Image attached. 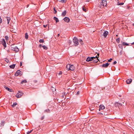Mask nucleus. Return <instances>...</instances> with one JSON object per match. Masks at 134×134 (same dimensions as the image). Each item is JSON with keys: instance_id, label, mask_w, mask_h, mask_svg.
Masks as SVG:
<instances>
[{"instance_id": "nucleus-1", "label": "nucleus", "mask_w": 134, "mask_h": 134, "mask_svg": "<svg viewBox=\"0 0 134 134\" xmlns=\"http://www.w3.org/2000/svg\"><path fill=\"white\" fill-rule=\"evenodd\" d=\"M107 4V2L106 1L102 0V2L100 3V4H98V7L100 8H103L104 7L106 6Z\"/></svg>"}, {"instance_id": "nucleus-2", "label": "nucleus", "mask_w": 134, "mask_h": 134, "mask_svg": "<svg viewBox=\"0 0 134 134\" xmlns=\"http://www.w3.org/2000/svg\"><path fill=\"white\" fill-rule=\"evenodd\" d=\"M11 50L15 52H17L19 51V49L14 44L11 45Z\"/></svg>"}, {"instance_id": "nucleus-3", "label": "nucleus", "mask_w": 134, "mask_h": 134, "mask_svg": "<svg viewBox=\"0 0 134 134\" xmlns=\"http://www.w3.org/2000/svg\"><path fill=\"white\" fill-rule=\"evenodd\" d=\"M67 69L68 70L73 71L75 69V67L73 65L68 64L66 66Z\"/></svg>"}, {"instance_id": "nucleus-4", "label": "nucleus", "mask_w": 134, "mask_h": 134, "mask_svg": "<svg viewBox=\"0 0 134 134\" xmlns=\"http://www.w3.org/2000/svg\"><path fill=\"white\" fill-rule=\"evenodd\" d=\"M73 42L75 46H77L79 44L78 39L76 37H74L73 39Z\"/></svg>"}, {"instance_id": "nucleus-5", "label": "nucleus", "mask_w": 134, "mask_h": 134, "mask_svg": "<svg viewBox=\"0 0 134 134\" xmlns=\"http://www.w3.org/2000/svg\"><path fill=\"white\" fill-rule=\"evenodd\" d=\"M96 57H97V56H96L95 57H88L86 59V61L87 62H89L92 61L93 59H96Z\"/></svg>"}, {"instance_id": "nucleus-6", "label": "nucleus", "mask_w": 134, "mask_h": 134, "mask_svg": "<svg viewBox=\"0 0 134 134\" xmlns=\"http://www.w3.org/2000/svg\"><path fill=\"white\" fill-rule=\"evenodd\" d=\"M23 74V72L20 70H18L15 74V76H18V75L21 76Z\"/></svg>"}, {"instance_id": "nucleus-7", "label": "nucleus", "mask_w": 134, "mask_h": 134, "mask_svg": "<svg viewBox=\"0 0 134 134\" xmlns=\"http://www.w3.org/2000/svg\"><path fill=\"white\" fill-rule=\"evenodd\" d=\"M23 93L19 91L15 95L16 97L18 98L20 97L23 94Z\"/></svg>"}, {"instance_id": "nucleus-8", "label": "nucleus", "mask_w": 134, "mask_h": 134, "mask_svg": "<svg viewBox=\"0 0 134 134\" xmlns=\"http://www.w3.org/2000/svg\"><path fill=\"white\" fill-rule=\"evenodd\" d=\"M115 105L116 107H119L120 106H122V104L121 103L118 102H116L115 104Z\"/></svg>"}, {"instance_id": "nucleus-9", "label": "nucleus", "mask_w": 134, "mask_h": 134, "mask_svg": "<svg viewBox=\"0 0 134 134\" xmlns=\"http://www.w3.org/2000/svg\"><path fill=\"white\" fill-rule=\"evenodd\" d=\"M64 20L65 22L68 23L70 21V19L68 17H65L63 19Z\"/></svg>"}, {"instance_id": "nucleus-10", "label": "nucleus", "mask_w": 134, "mask_h": 134, "mask_svg": "<svg viewBox=\"0 0 134 134\" xmlns=\"http://www.w3.org/2000/svg\"><path fill=\"white\" fill-rule=\"evenodd\" d=\"M109 64L108 63H107L105 64H103L102 65V66L103 67L107 68L108 67Z\"/></svg>"}, {"instance_id": "nucleus-11", "label": "nucleus", "mask_w": 134, "mask_h": 134, "mask_svg": "<svg viewBox=\"0 0 134 134\" xmlns=\"http://www.w3.org/2000/svg\"><path fill=\"white\" fill-rule=\"evenodd\" d=\"M98 57H96V59H93V60L92 61H93V62L94 63H97L99 60L98 59Z\"/></svg>"}, {"instance_id": "nucleus-12", "label": "nucleus", "mask_w": 134, "mask_h": 134, "mask_svg": "<svg viewBox=\"0 0 134 134\" xmlns=\"http://www.w3.org/2000/svg\"><path fill=\"white\" fill-rule=\"evenodd\" d=\"M108 34V32L107 31H105L104 32L103 35L105 37H106L107 36V35Z\"/></svg>"}, {"instance_id": "nucleus-13", "label": "nucleus", "mask_w": 134, "mask_h": 134, "mask_svg": "<svg viewBox=\"0 0 134 134\" xmlns=\"http://www.w3.org/2000/svg\"><path fill=\"white\" fill-rule=\"evenodd\" d=\"M105 108V107L104 105L102 104L100 105L99 106V111H100L101 109L102 110L104 109Z\"/></svg>"}, {"instance_id": "nucleus-14", "label": "nucleus", "mask_w": 134, "mask_h": 134, "mask_svg": "<svg viewBox=\"0 0 134 134\" xmlns=\"http://www.w3.org/2000/svg\"><path fill=\"white\" fill-rule=\"evenodd\" d=\"M132 81V79H130L127 80L126 82L127 84H129Z\"/></svg>"}, {"instance_id": "nucleus-15", "label": "nucleus", "mask_w": 134, "mask_h": 134, "mask_svg": "<svg viewBox=\"0 0 134 134\" xmlns=\"http://www.w3.org/2000/svg\"><path fill=\"white\" fill-rule=\"evenodd\" d=\"M5 122L4 121H2L1 123L0 126L2 127L4 125Z\"/></svg>"}, {"instance_id": "nucleus-16", "label": "nucleus", "mask_w": 134, "mask_h": 134, "mask_svg": "<svg viewBox=\"0 0 134 134\" xmlns=\"http://www.w3.org/2000/svg\"><path fill=\"white\" fill-rule=\"evenodd\" d=\"M121 43H122V45L123 46H129L130 44L128 43H127L125 42H122L121 41Z\"/></svg>"}, {"instance_id": "nucleus-17", "label": "nucleus", "mask_w": 134, "mask_h": 134, "mask_svg": "<svg viewBox=\"0 0 134 134\" xmlns=\"http://www.w3.org/2000/svg\"><path fill=\"white\" fill-rule=\"evenodd\" d=\"M7 24H9L10 20V17H7Z\"/></svg>"}, {"instance_id": "nucleus-18", "label": "nucleus", "mask_w": 134, "mask_h": 134, "mask_svg": "<svg viewBox=\"0 0 134 134\" xmlns=\"http://www.w3.org/2000/svg\"><path fill=\"white\" fill-rule=\"evenodd\" d=\"M66 10H64L62 13V16H65L66 14Z\"/></svg>"}, {"instance_id": "nucleus-19", "label": "nucleus", "mask_w": 134, "mask_h": 134, "mask_svg": "<svg viewBox=\"0 0 134 134\" xmlns=\"http://www.w3.org/2000/svg\"><path fill=\"white\" fill-rule=\"evenodd\" d=\"M53 19L54 20H55L56 23H57V22H59V20L58 19V18H57L55 16H54V17Z\"/></svg>"}, {"instance_id": "nucleus-20", "label": "nucleus", "mask_w": 134, "mask_h": 134, "mask_svg": "<svg viewBox=\"0 0 134 134\" xmlns=\"http://www.w3.org/2000/svg\"><path fill=\"white\" fill-rule=\"evenodd\" d=\"M15 65V64H13L9 66L10 68L11 69H14Z\"/></svg>"}, {"instance_id": "nucleus-21", "label": "nucleus", "mask_w": 134, "mask_h": 134, "mask_svg": "<svg viewBox=\"0 0 134 134\" xmlns=\"http://www.w3.org/2000/svg\"><path fill=\"white\" fill-rule=\"evenodd\" d=\"M98 113L99 114H101V115H107L108 114V113H101V112H99V113Z\"/></svg>"}, {"instance_id": "nucleus-22", "label": "nucleus", "mask_w": 134, "mask_h": 134, "mask_svg": "<svg viewBox=\"0 0 134 134\" xmlns=\"http://www.w3.org/2000/svg\"><path fill=\"white\" fill-rule=\"evenodd\" d=\"M5 88L7 89V90H8V91H9L10 92H12V91L13 90H12L9 88L8 87H5Z\"/></svg>"}, {"instance_id": "nucleus-23", "label": "nucleus", "mask_w": 134, "mask_h": 134, "mask_svg": "<svg viewBox=\"0 0 134 134\" xmlns=\"http://www.w3.org/2000/svg\"><path fill=\"white\" fill-rule=\"evenodd\" d=\"M27 82V81L26 80H24L21 81L20 83L21 84H23L24 83H26Z\"/></svg>"}, {"instance_id": "nucleus-24", "label": "nucleus", "mask_w": 134, "mask_h": 134, "mask_svg": "<svg viewBox=\"0 0 134 134\" xmlns=\"http://www.w3.org/2000/svg\"><path fill=\"white\" fill-rule=\"evenodd\" d=\"M50 110L49 109H46L44 111V112L45 113H50Z\"/></svg>"}, {"instance_id": "nucleus-25", "label": "nucleus", "mask_w": 134, "mask_h": 134, "mask_svg": "<svg viewBox=\"0 0 134 134\" xmlns=\"http://www.w3.org/2000/svg\"><path fill=\"white\" fill-rule=\"evenodd\" d=\"M42 47L43 49L45 50H47L48 49L47 47L45 45L42 46Z\"/></svg>"}, {"instance_id": "nucleus-26", "label": "nucleus", "mask_w": 134, "mask_h": 134, "mask_svg": "<svg viewBox=\"0 0 134 134\" xmlns=\"http://www.w3.org/2000/svg\"><path fill=\"white\" fill-rule=\"evenodd\" d=\"M17 104V103L15 102L12 105V107H15Z\"/></svg>"}, {"instance_id": "nucleus-27", "label": "nucleus", "mask_w": 134, "mask_h": 134, "mask_svg": "<svg viewBox=\"0 0 134 134\" xmlns=\"http://www.w3.org/2000/svg\"><path fill=\"white\" fill-rule=\"evenodd\" d=\"M25 38L26 39H27L28 38V35L27 33H26L25 34Z\"/></svg>"}, {"instance_id": "nucleus-28", "label": "nucleus", "mask_w": 134, "mask_h": 134, "mask_svg": "<svg viewBox=\"0 0 134 134\" xmlns=\"http://www.w3.org/2000/svg\"><path fill=\"white\" fill-rule=\"evenodd\" d=\"M116 42L118 43H119L120 42V38H117L116 40Z\"/></svg>"}, {"instance_id": "nucleus-29", "label": "nucleus", "mask_w": 134, "mask_h": 134, "mask_svg": "<svg viewBox=\"0 0 134 134\" xmlns=\"http://www.w3.org/2000/svg\"><path fill=\"white\" fill-rule=\"evenodd\" d=\"M122 45H123L121 44H119L118 45V46L121 49H122L123 48Z\"/></svg>"}, {"instance_id": "nucleus-30", "label": "nucleus", "mask_w": 134, "mask_h": 134, "mask_svg": "<svg viewBox=\"0 0 134 134\" xmlns=\"http://www.w3.org/2000/svg\"><path fill=\"white\" fill-rule=\"evenodd\" d=\"M66 95V93L65 92H63L62 93L61 97H64V96Z\"/></svg>"}, {"instance_id": "nucleus-31", "label": "nucleus", "mask_w": 134, "mask_h": 134, "mask_svg": "<svg viewBox=\"0 0 134 134\" xmlns=\"http://www.w3.org/2000/svg\"><path fill=\"white\" fill-rule=\"evenodd\" d=\"M39 42L40 43H43L44 42V41L43 39H40L39 40Z\"/></svg>"}, {"instance_id": "nucleus-32", "label": "nucleus", "mask_w": 134, "mask_h": 134, "mask_svg": "<svg viewBox=\"0 0 134 134\" xmlns=\"http://www.w3.org/2000/svg\"><path fill=\"white\" fill-rule=\"evenodd\" d=\"M4 47H6V42L3 43H2Z\"/></svg>"}, {"instance_id": "nucleus-33", "label": "nucleus", "mask_w": 134, "mask_h": 134, "mask_svg": "<svg viewBox=\"0 0 134 134\" xmlns=\"http://www.w3.org/2000/svg\"><path fill=\"white\" fill-rule=\"evenodd\" d=\"M33 130H30V131H28L27 132V134H29L30 133H31L32 131Z\"/></svg>"}, {"instance_id": "nucleus-34", "label": "nucleus", "mask_w": 134, "mask_h": 134, "mask_svg": "<svg viewBox=\"0 0 134 134\" xmlns=\"http://www.w3.org/2000/svg\"><path fill=\"white\" fill-rule=\"evenodd\" d=\"M5 38L6 40H8L9 39V37L8 36H5Z\"/></svg>"}, {"instance_id": "nucleus-35", "label": "nucleus", "mask_w": 134, "mask_h": 134, "mask_svg": "<svg viewBox=\"0 0 134 134\" xmlns=\"http://www.w3.org/2000/svg\"><path fill=\"white\" fill-rule=\"evenodd\" d=\"M124 3L122 2L119 3V4H118L119 5H122L124 4Z\"/></svg>"}, {"instance_id": "nucleus-36", "label": "nucleus", "mask_w": 134, "mask_h": 134, "mask_svg": "<svg viewBox=\"0 0 134 134\" xmlns=\"http://www.w3.org/2000/svg\"><path fill=\"white\" fill-rule=\"evenodd\" d=\"M62 74V72L61 71H60L59 73L58 74L59 75H60Z\"/></svg>"}, {"instance_id": "nucleus-37", "label": "nucleus", "mask_w": 134, "mask_h": 134, "mask_svg": "<svg viewBox=\"0 0 134 134\" xmlns=\"http://www.w3.org/2000/svg\"><path fill=\"white\" fill-rule=\"evenodd\" d=\"M82 9H83V10L85 11V12H86V9H85L84 8V7H82Z\"/></svg>"}, {"instance_id": "nucleus-38", "label": "nucleus", "mask_w": 134, "mask_h": 134, "mask_svg": "<svg viewBox=\"0 0 134 134\" xmlns=\"http://www.w3.org/2000/svg\"><path fill=\"white\" fill-rule=\"evenodd\" d=\"M54 13L55 14L56 13L57 11V10H56L55 9V8H54Z\"/></svg>"}, {"instance_id": "nucleus-39", "label": "nucleus", "mask_w": 134, "mask_h": 134, "mask_svg": "<svg viewBox=\"0 0 134 134\" xmlns=\"http://www.w3.org/2000/svg\"><path fill=\"white\" fill-rule=\"evenodd\" d=\"M60 1L62 3H64L65 2V0H61Z\"/></svg>"}, {"instance_id": "nucleus-40", "label": "nucleus", "mask_w": 134, "mask_h": 134, "mask_svg": "<svg viewBox=\"0 0 134 134\" xmlns=\"http://www.w3.org/2000/svg\"><path fill=\"white\" fill-rule=\"evenodd\" d=\"M2 42H3V43L6 42L5 40L4 39H2Z\"/></svg>"}, {"instance_id": "nucleus-41", "label": "nucleus", "mask_w": 134, "mask_h": 134, "mask_svg": "<svg viewBox=\"0 0 134 134\" xmlns=\"http://www.w3.org/2000/svg\"><path fill=\"white\" fill-rule=\"evenodd\" d=\"M112 60V58H110V59L108 60V62H111V61Z\"/></svg>"}, {"instance_id": "nucleus-42", "label": "nucleus", "mask_w": 134, "mask_h": 134, "mask_svg": "<svg viewBox=\"0 0 134 134\" xmlns=\"http://www.w3.org/2000/svg\"><path fill=\"white\" fill-rule=\"evenodd\" d=\"M44 116H42L41 118V120H43L44 118Z\"/></svg>"}, {"instance_id": "nucleus-43", "label": "nucleus", "mask_w": 134, "mask_h": 134, "mask_svg": "<svg viewBox=\"0 0 134 134\" xmlns=\"http://www.w3.org/2000/svg\"><path fill=\"white\" fill-rule=\"evenodd\" d=\"M2 22V19L1 18V17H0V23H1Z\"/></svg>"}, {"instance_id": "nucleus-44", "label": "nucleus", "mask_w": 134, "mask_h": 134, "mask_svg": "<svg viewBox=\"0 0 134 134\" xmlns=\"http://www.w3.org/2000/svg\"><path fill=\"white\" fill-rule=\"evenodd\" d=\"M80 93V91H78L77 92V93H76V94L77 95H79V94Z\"/></svg>"}, {"instance_id": "nucleus-45", "label": "nucleus", "mask_w": 134, "mask_h": 134, "mask_svg": "<svg viewBox=\"0 0 134 134\" xmlns=\"http://www.w3.org/2000/svg\"><path fill=\"white\" fill-rule=\"evenodd\" d=\"M116 63H117L116 62V61H115L113 62V64L114 65V64H116Z\"/></svg>"}, {"instance_id": "nucleus-46", "label": "nucleus", "mask_w": 134, "mask_h": 134, "mask_svg": "<svg viewBox=\"0 0 134 134\" xmlns=\"http://www.w3.org/2000/svg\"><path fill=\"white\" fill-rule=\"evenodd\" d=\"M42 45L41 44H40L39 45V47H40V48H41L42 47Z\"/></svg>"}, {"instance_id": "nucleus-47", "label": "nucleus", "mask_w": 134, "mask_h": 134, "mask_svg": "<svg viewBox=\"0 0 134 134\" xmlns=\"http://www.w3.org/2000/svg\"><path fill=\"white\" fill-rule=\"evenodd\" d=\"M47 25H43V27H44V28H46V27L47 26Z\"/></svg>"}, {"instance_id": "nucleus-48", "label": "nucleus", "mask_w": 134, "mask_h": 134, "mask_svg": "<svg viewBox=\"0 0 134 134\" xmlns=\"http://www.w3.org/2000/svg\"><path fill=\"white\" fill-rule=\"evenodd\" d=\"M69 42L70 44H71V41L69 40Z\"/></svg>"}, {"instance_id": "nucleus-49", "label": "nucleus", "mask_w": 134, "mask_h": 134, "mask_svg": "<svg viewBox=\"0 0 134 134\" xmlns=\"http://www.w3.org/2000/svg\"><path fill=\"white\" fill-rule=\"evenodd\" d=\"M6 61L7 63H8L9 62V60L8 59H7L6 60Z\"/></svg>"}, {"instance_id": "nucleus-50", "label": "nucleus", "mask_w": 134, "mask_h": 134, "mask_svg": "<svg viewBox=\"0 0 134 134\" xmlns=\"http://www.w3.org/2000/svg\"><path fill=\"white\" fill-rule=\"evenodd\" d=\"M11 31L12 32H14V33H15V32H14L13 30H12V31L11 30Z\"/></svg>"}, {"instance_id": "nucleus-51", "label": "nucleus", "mask_w": 134, "mask_h": 134, "mask_svg": "<svg viewBox=\"0 0 134 134\" xmlns=\"http://www.w3.org/2000/svg\"><path fill=\"white\" fill-rule=\"evenodd\" d=\"M79 41L80 42H82V40H80V41Z\"/></svg>"}, {"instance_id": "nucleus-52", "label": "nucleus", "mask_w": 134, "mask_h": 134, "mask_svg": "<svg viewBox=\"0 0 134 134\" xmlns=\"http://www.w3.org/2000/svg\"><path fill=\"white\" fill-rule=\"evenodd\" d=\"M22 65V63L21 62L20 63V66H21Z\"/></svg>"}, {"instance_id": "nucleus-53", "label": "nucleus", "mask_w": 134, "mask_h": 134, "mask_svg": "<svg viewBox=\"0 0 134 134\" xmlns=\"http://www.w3.org/2000/svg\"><path fill=\"white\" fill-rule=\"evenodd\" d=\"M59 34H58V35H57V37H59Z\"/></svg>"}, {"instance_id": "nucleus-54", "label": "nucleus", "mask_w": 134, "mask_h": 134, "mask_svg": "<svg viewBox=\"0 0 134 134\" xmlns=\"http://www.w3.org/2000/svg\"><path fill=\"white\" fill-rule=\"evenodd\" d=\"M131 44H132V45L134 44V42H133V43H131Z\"/></svg>"}, {"instance_id": "nucleus-55", "label": "nucleus", "mask_w": 134, "mask_h": 134, "mask_svg": "<svg viewBox=\"0 0 134 134\" xmlns=\"http://www.w3.org/2000/svg\"><path fill=\"white\" fill-rule=\"evenodd\" d=\"M108 111V110H107V109H105V111Z\"/></svg>"}, {"instance_id": "nucleus-56", "label": "nucleus", "mask_w": 134, "mask_h": 134, "mask_svg": "<svg viewBox=\"0 0 134 134\" xmlns=\"http://www.w3.org/2000/svg\"><path fill=\"white\" fill-rule=\"evenodd\" d=\"M97 55H98V56H99V53H98V54H97Z\"/></svg>"}, {"instance_id": "nucleus-57", "label": "nucleus", "mask_w": 134, "mask_h": 134, "mask_svg": "<svg viewBox=\"0 0 134 134\" xmlns=\"http://www.w3.org/2000/svg\"><path fill=\"white\" fill-rule=\"evenodd\" d=\"M132 26H134V23L132 24Z\"/></svg>"}, {"instance_id": "nucleus-58", "label": "nucleus", "mask_w": 134, "mask_h": 134, "mask_svg": "<svg viewBox=\"0 0 134 134\" xmlns=\"http://www.w3.org/2000/svg\"><path fill=\"white\" fill-rule=\"evenodd\" d=\"M89 0H87V1H87V2H89Z\"/></svg>"}, {"instance_id": "nucleus-59", "label": "nucleus", "mask_w": 134, "mask_h": 134, "mask_svg": "<svg viewBox=\"0 0 134 134\" xmlns=\"http://www.w3.org/2000/svg\"><path fill=\"white\" fill-rule=\"evenodd\" d=\"M122 103H124V102H122Z\"/></svg>"}, {"instance_id": "nucleus-60", "label": "nucleus", "mask_w": 134, "mask_h": 134, "mask_svg": "<svg viewBox=\"0 0 134 134\" xmlns=\"http://www.w3.org/2000/svg\"><path fill=\"white\" fill-rule=\"evenodd\" d=\"M65 2H66V1L67 0H65Z\"/></svg>"}, {"instance_id": "nucleus-61", "label": "nucleus", "mask_w": 134, "mask_h": 134, "mask_svg": "<svg viewBox=\"0 0 134 134\" xmlns=\"http://www.w3.org/2000/svg\"><path fill=\"white\" fill-rule=\"evenodd\" d=\"M27 7H28V5H27Z\"/></svg>"}, {"instance_id": "nucleus-62", "label": "nucleus", "mask_w": 134, "mask_h": 134, "mask_svg": "<svg viewBox=\"0 0 134 134\" xmlns=\"http://www.w3.org/2000/svg\"><path fill=\"white\" fill-rule=\"evenodd\" d=\"M27 7H28V5H27Z\"/></svg>"}, {"instance_id": "nucleus-63", "label": "nucleus", "mask_w": 134, "mask_h": 134, "mask_svg": "<svg viewBox=\"0 0 134 134\" xmlns=\"http://www.w3.org/2000/svg\"><path fill=\"white\" fill-rule=\"evenodd\" d=\"M27 7H28V5H27Z\"/></svg>"}, {"instance_id": "nucleus-64", "label": "nucleus", "mask_w": 134, "mask_h": 134, "mask_svg": "<svg viewBox=\"0 0 134 134\" xmlns=\"http://www.w3.org/2000/svg\"><path fill=\"white\" fill-rule=\"evenodd\" d=\"M116 36H118V35H116Z\"/></svg>"}]
</instances>
